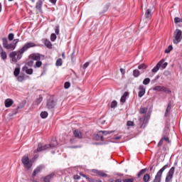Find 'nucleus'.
<instances>
[{"label":"nucleus","mask_w":182,"mask_h":182,"mask_svg":"<svg viewBox=\"0 0 182 182\" xmlns=\"http://www.w3.org/2000/svg\"><path fill=\"white\" fill-rule=\"evenodd\" d=\"M36 44L33 42H29L26 43L18 51H17V60H21L22 59V56L28 49H31V48H35Z\"/></svg>","instance_id":"1"},{"label":"nucleus","mask_w":182,"mask_h":182,"mask_svg":"<svg viewBox=\"0 0 182 182\" xmlns=\"http://www.w3.org/2000/svg\"><path fill=\"white\" fill-rule=\"evenodd\" d=\"M182 40V31L180 29H176L173 33V42L175 45H177L181 42Z\"/></svg>","instance_id":"2"},{"label":"nucleus","mask_w":182,"mask_h":182,"mask_svg":"<svg viewBox=\"0 0 182 182\" xmlns=\"http://www.w3.org/2000/svg\"><path fill=\"white\" fill-rule=\"evenodd\" d=\"M2 42H3V47L4 48V49H7L9 50H14V49L16 48V46H14V44L8 43V38H3Z\"/></svg>","instance_id":"3"},{"label":"nucleus","mask_w":182,"mask_h":182,"mask_svg":"<svg viewBox=\"0 0 182 182\" xmlns=\"http://www.w3.org/2000/svg\"><path fill=\"white\" fill-rule=\"evenodd\" d=\"M21 161L26 168H31L32 167V164L31 163V160H29V157L28 156H24L22 157Z\"/></svg>","instance_id":"4"},{"label":"nucleus","mask_w":182,"mask_h":182,"mask_svg":"<svg viewBox=\"0 0 182 182\" xmlns=\"http://www.w3.org/2000/svg\"><path fill=\"white\" fill-rule=\"evenodd\" d=\"M174 171H176V168L174 166L171 167L168 172V174L166 177V182H171L173 180V176H174Z\"/></svg>","instance_id":"5"},{"label":"nucleus","mask_w":182,"mask_h":182,"mask_svg":"<svg viewBox=\"0 0 182 182\" xmlns=\"http://www.w3.org/2000/svg\"><path fill=\"white\" fill-rule=\"evenodd\" d=\"M50 147H55L53 144H46L42 146V144H38V148L36 150L34 151V153H38V151H43V150H46Z\"/></svg>","instance_id":"6"},{"label":"nucleus","mask_w":182,"mask_h":182,"mask_svg":"<svg viewBox=\"0 0 182 182\" xmlns=\"http://www.w3.org/2000/svg\"><path fill=\"white\" fill-rule=\"evenodd\" d=\"M46 106L49 109H55V106H56V101H55L53 99H49L47 101Z\"/></svg>","instance_id":"7"},{"label":"nucleus","mask_w":182,"mask_h":182,"mask_svg":"<svg viewBox=\"0 0 182 182\" xmlns=\"http://www.w3.org/2000/svg\"><path fill=\"white\" fill-rule=\"evenodd\" d=\"M139 121L140 129H144V127H146V124H147V120L146 119V117H144V118H139Z\"/></svg>","instance_id":"8"},{"label":"nucleus","mask_w":182,"mask_h":182,"mask_svg":"<svg viewBox=\"0 0 182 182\" xmlns=\"http://www.w3.org/2000/svg\"><path fill=\"white\" fill-rule=\"evenodd\" d=\"M73 135L75 139H83V134L79 129H75L73 131Z\"/></svg>","instance_id":"9"},{"label":"nucleus","mask_w":182,"mask_h":182,"mask_svg":"<svg viewBox=\"0 0 182 182\" xmlns=\"http://www.w3.org/2000/svg\"><path fill=\"white\" fill-rule=\"evenodd\" d=\"M139 97H143V96H144V95L146 94V88L143 85H139Z\"/></svg>","instance_id":"10"},{"label":"nucleus","mask_w":182,"mask_h":182,"mask_svg":"<svg viewBox=\"0 0 182 182\" xmlns=\"http://www.w3.org/2000/svg\"><path fill=\"white\" fill-rule=\"evenodd\" d=\"M0 56L2 60H6V58H8L6 52L4 50V48H2V46H1V44H0Z\"/></svg>","instance_id":"11"},{"label":"nucleus","mask_w":182,"mask_h":182,"mask_svg":"<svg viewBox=\"0 0 182 182\" xmlns=\"http://www.w3.org/2000/svg\"><path fill=\"white\" fill-rule=\"evenodd\" d=\"M55 177V173H51L44 177H43V182H50V180Z\"/></svg>","instance_id":"12"},{"label":"nucleus","mask_w":182,"mask_h":182,"mask_svg":"<svg viewBox=\"0 0 182 182\" xmlns=\"http://www.w3.org/2000/svg\"><path fill=\"white\" fill-rule=\"evenodd\" d=\"M153 90H155L156 92H167L168 89L163 86H156L153 88Z\"/></svg>","instance_id":"13"},{"label":"nucleus","mask_w":182,"mask_h":182,"mask_svg":"<svg viewBox=\"0 0 182 182\" xmlns=\"http://www.w3.org/2000/svg\"><path fill=\"white\" fill-rule=\"evenodd\" d=\"M30 59H32V60H36V62L38 60H41V55L39 54H35V53H33L31 55H30L29 56Z\"/></svg>","instance_id":"14"},{"label":"nucleus","mask_w":182,"mask_h":182,"mask_svg":"<svg viewBox=\"0 0 182 182\" xmlns=\"http://www.w3.org/2000/svg\"><path fill=\"white\" fill-rule=\"evenodd\" d=\"M43 166L41 165L39 166H38L33 172V177H35V176H36L38 173H41V171H42V170H43Z\"/></svg>","instance_id":"15"},{"label":"nucleus","mask_w":182,"mask_h":182,"mask_svg":"<svg viewBox=\"0 0 182 182\" xmlns=\"http://www.w3.org/2000/svg\"><path fill=\"white\" fill-rule=\"evenodd\" d=\"M43 42L46 48H48V49H52V43L48 38H44Z\"/></svg>","instance_id":"16"},{"label":"nucleus","mask_w":182,"mask_h":182,"mask_svg":"<svg viewBox=\"0 0 182 182\" xmlns=\"http://www.w3.org/2000/svg\"><path fill=\"white\" fill-rule=\"evenodd\" d=\"M158 63H160L159 68H161V69H166L167 65H168V63H165L164 59L161 60Z\"/></svg>","instance_id":"17"},{"label":"nucleus","mask_w":182,"mask_h":182,"mask_svg":"<svg viewBox=\"0 0 182 182\" xmlns=\"http://www.w3.org/2000/svg\"><path fill=\"white\" fill-rule=\"evenodd\" d=\"M23 70L27 73V75H32L33 73V69L28 68L27 66L23 68Z\"/></svg>","instance_id":"18"},{"label":"nucleus","mask_w":182,"mask_h":182,"mask_svg":"<svg viewBox=\"0 0 182 182\" xmlns=\"http://www.w3.org/2000/svg\"><path fill=\"white\" fill-rule=\"evenodd\" d=\"M14 105V100L11 99H7L5 100V107H11Z\"/></svg>","instance_id":"19"},{"label":"nucleus","mask_w":182,"mask_h":182,"mask_svg":"<svg viewBox=\"0 0 182 182\" xmlns=\"http://www.w3.org/2000/svg\"><path fill=\"white\" fill-rule=\"evenodd\" d=\"M146 19H150L151 18V9H148L145 13Z\"/></svg>","instance_id":"20"},{"label":"nucleus","mask_w":182,"mask_h":182,"mask_svg":"<svg viewBox=\"0 0 182 182\" xmlns=\"http://www.w3.org/2000/svg\"><path fill=\"white\" fill-rule=\"evenodd\" d=\"M127 96H129V93L127 92H125L120 99L121 103L126 102V97H127Z\"/></svg>","instance_id":"21"},{"label":"nucleus","mask_w":182,"mask_h":182,"mask_svg":"<svg viewBox=\"0 0 182 182\" xmlns=\"http://www.w3.org/2000/svg\"><path fill=\"white\" fill-rule=\"evenodd\" d=\"M160 63H157L156 65L151 70L152 73H157L159 70H160Z\"/></svg>","instance_id":"22"},{"label":"nucleus","mask_w":182,"mask_h":182,"mask_svg":"<svg viewBox=\"0 0 182 182\" xmlns=\"http://www.w3.org/2000/svg\"><path fill=\"white\" fill-rule=\"evenodd\" d=\"M43 4V1L42 0H38V1L36 3V9H38V11H41L42 9V5Z\"/></svg>","instance_id":"23"},{"label":"nucleus","mask_w":182,"mask_h":182,"mask_svg":"<svg viewBox=\"0 0 182 182\" xmlns=\"http://www.w3.org/2000/svg\"><path fill=\"white\" fill-rule=\"evenodd\" d=\"M170 110H171V103H168V106L166 107V112H165V117H167V116H168V113H170Z\"/></svg>","instance_id":"24"},{"label":"nucleus","mask_w":182,"mask_h":182,"mask_svg":"<svg viewBox=\"0 0 182 182\" xmlns=\"http://www.w3.org/2000/svg\"><path fill=\"white\" fill-rule=\"evenodd\" d=\"M140 75H141L140 70H139L138 69H135L133 70L134 77H139V76H140Z\"/></svg>","instance_id":"25"},{"label":"nucleus","mask_w":182,"mask_h":182,"mask_svg":"<svg viewBox=\"0 0 182 182\" xmlns=\"http://www.w3.org/2000/svg\"><path fill=\"white\" fill-rule=\"evenodd\" d=\"M144 182H149L150 181V174L146 173L143 177Z\"/></svg>","instance_id":"26"},{"label":"nucleus","mask_w":182,"mask_h":182,"mask_svg":"<svg viewBox=\"0 0 182 182\" xmlns=\"http://www.w3.org/2000/svg\"><path fill=\"white\" fill-rule=\"evenodd\" d=\"M138 69L139 70H146V69H147V65H146V64L142 63L139 65H138Z\"/></svg>","instance_id":"27"},{"label":"nucleus","mask_w":182,"mask_h":182,"mask_svg":"<svg viewBox=\"0 0 182 182\" xmlns=\"http://www.w3.org/2000/svg\"><path fill=\"white\" fill-rule=\"evenodd\" d=\"M99 133H102L104 136H107V134L114 133V131H100Z\"/></svg>","instance_id":"28"},{"label":"nucleus","mask_w":182,"mask_h":182,"mask_svg":"<svg viewBox=\"0 0 182 182\" xmlns=\"http://www.w3.org/2000/svg\"><path fill=\"white\" fill-rule=\"evenodd\" d=\"M63 64V60H62V58H58L56 60L55 66H62Z\"/></svg>","instance_id":"29"},{"label":"nucleus","mask_w":182,"mask_h":182,"mask_svg":"<svg viewBox=\"0 0 182 182\" xmlns=\"http://www.w3.org/2000/svg\"><path fill=\"white\" fill-rule=\"evenodd\" d=\"M148 108L147 107H141L139 109L140 114H144V113H147Z\"/></svg>","instance_id":"30"},{"label":"nucleus","mask_w":182,"mask_h":182,"mask_svg":"<svg viewBox=\"0 0 182 182\" xmlns=\"http://www.w3.org/2000/svg\"><path fill=\"white\" fill-rule=\"evenodd\" d=\"M111 109H114V107H117V102L116 100H114L111 102L110 105Z\"/></svg>","instance_id":"31"},{"label":"nucleus","mask_w":182,"mask_h":182,"mask_svg":"<svg viewBox=\"0 0 182 182\" xmlns=\"http://www.w3.org/2000/svg\"><path fill=\"white\" fill-rule=\"evenodd\" d=\"M41 117L42 119H46V117H48V112H46V111L42 112L41 113Z\"/></svg>","instance_id":"32"},{"label":"nucleus","mask_w":182,"mask_h":182,"mask_svg":"<svg viewBox=\"0 0 182 182\" xmlns=\"http://www.w3.org/2000/svg\"><path fill=\"white\" fill-rule=\"evenodd\" d=\"M146 171H147V168L141 170L137 175L138 177H141V176H143V174H144V173H146Z\"/></svg>","instance_id":"33"},{"label":"nucleus","mask_w":182,"mask_h":182,"mask_svg":"<svg viewBox=\"0 0 182 182\" xmlns=\"http://www.w3.org/2000/svg\"><path fill=\"white\" fill-rule=\"evenodd\" d=\"M19 73H21V69H19V68H16V69L14 70V76H18V75H19Z\"/></svg>","instance_id":"34"},{"label":"nucleus","mask_w":182,"mask_h":182,"mask_svg":"<svg viewBox=\"0 0 182 182\" xmlns=\"http://www.w3.org/2000/svg\"><path fill=\"white\" fill-rule=\"evenodd\" d=\"M41 66H42V62L41 60H38L36 63V65H34V68H41Z\"/></svg>","instance_id":"35"},{"label":"nucleus","mask_w":182,"mask_h":182,"mask_svg":"<svg viewBox=\"0 0 182 182\" xmlns=\"http://www.w3.org/2000/svg\"><path fill=\"white\" fill-rule=\"evenodd\" d=\"M16 55H18L17 51H13L9 54L10 58H16Z\"/></svg>","instance_id":"36"},{"label":"nucleus","mask_w":182,"mask_h":182,"mask_svg":"<svg viewBox=\"0 0 182 182\" xmlns=\"http://www.w3.org/2000/svg\"><path fill=\"white\" fill-rule=\"evenodd\" d=\"M173 50V46H168V48L165 50V53H170Z\"/></svg>","instance_id":"37"},{"label":"nucleus","mask_w":182,"mask_h":182,"mask_svg":"<svg viewBox=\"0 0 182 182\" xmlns=\"http://www.w3.org/2000/svg\"><path fill=\"white\" fill-rule=\"evenodd\" d=\"M56 35L55 33H52L50 35V41L51 42H55L56 41Z\"/></svg>","instance_id":"38"},{"label":"nucleus","mask_w":182,"mask_h":182,"mask_svg":"<svg viewBox=\"0 0 182 182\" xmlns=\"http://www.w3.org/2000/svg\"><path fill=\"white\" fill-rule=\"evenodd\" d=\"M25 66H27V67L29 66L30 68H31V66H33V61L31 60L30 61L26 63Z\"/></svg>","instance_id":"39"},{"label":"nucleus","mask_w":182,"mask_h":182,"mask_svg":"<svg viewBox=\"0 0 182 182\" xmlns=\"http://www.w3.org/2000/svg\"><path fill=\"white\" fill-rule=\"evenodd\" d=\"M14 35L13 33H10L8 36L9 41H14Z\"/></svg>","instance_id":"40"},{"label":"nucleus","mask_w":182,"mask_h":182,"mask_svg":"<svg viewBox=\"0 0 182 182\" xmlns=\"http://www.w3.org/2000/svg\"><path fill=\"white\" fill-rule=\"evenodd\" d=\"M123 182H134V178H125L122 180Z\"/></svg>","instance_id":"41"},{"label":"nucleus","mask_w":182,"mask_h":182,"mask_svg":"<svg viewBox=\"0 0 182 182\" xmlns=\"http://www.w3.org/2000/svg\"><path fill=\"white\" fill-rule=\"evenodd\" d=\"M150 83V78L147 77L143 80V85H149Z\"/></svg>","instance_id":"42"},{"label":"nucleus","mask_w":182,"mask_h":182,"mask_svg":"<svg viewBox=\"0 0 182 182\" xmlns=\"http://www.w3.org/2000/svg\"><path fill=\"white\" fill-rule=\"evenodd\" d=\"M175 23H180V22H182V18H180L178 17H176L174 18Z\"/></svg>","instance_id":"43"},{"label":"nucleus","mask_w":182,"mask_h":182,"mask_svg":"<svg viewBox=\"0 0 182 182\" xmlns=\"http://www.w3.org/2000/svg\"><path fill=\"white\" fill-rule=\"evenodd\" d=\"M55 32L56 35H59L60 30L59 29V26H55Z\"/></svg>","instance_id":"44"},{"label":"nucleus","mask_w":182,"mask_h":182,"mask_svg":"<svg viewBox=\"0 0 182 182\" xmlns=\"http://www.w3.org/2000/svg\"><path fill=\"white\" fill-rule=\"evenodd\" d=\"M64 87H65V89H69V87H70V82H65Z\"/></svg>","instance_id":"45"},{"label":"nucleus","mask_w":182,"mask_h":182,"mask_svg":"<svg viewBox=\"0 0 182 182\" xmlns=\"http://www.w3.org/2000/svg\"><path fill=\"white\" fill-rule=\"evenodd\" d=\"M94 138L95 140H100V133L99 132L98 134H95Z\"/></svg>","instance_id":"46"},{"label":"nucleus","mask_w":182,"mask_h":182,"mask_svg":"<svg viewBox=\"0 0 182 182\" xmlns=\"http://www.w3.org/2000/svg\"><path fill=\"white\" fill-rule=\"evenodd\" d=\"M98 176H100L101 177H106L107 175L102 171H99Z\"/></svg>","instance_id":"47"},{"label":"nucleus","mask_w":182,"mask_h":182,"mask_svg":"<svg viewBox=\"0 0 182 182\" xmlns=\"http://www.w3.org/2000/svg\"><path fill=\"white\" fill-rule=\"evenodd\" d=\"M127 126H134V122L132 121H128L127 122Z\"/></svg>","instance_id":"48"},{"label":"nucleus","mask_w":182,"mask_h":182,"mask_svg":"<svg viewBox=\"0 0 182 182\" xmlns=\"http://www.w3.org/2000/svg\"><path fill=\"white\" fill-rule=\"evenodd\" d=\"M90 64V63L89 62L85 63L82 66L83 69H86L87 68H88Z\"/></svg>","instance_id":"49"},{"label":"nucleus","mask_w":182,"mask_h":182,"mask_svg":"<svg viewBox=\"0 0 182 182\" xmlns=\"http://www.w3.org/2000/svg\"><path fill=\"white\" fill-rule=\"evenodd\" d=\"M11 60L14 63H16V62H18V58H16V57H11Z\"/></svg>","instance_id":"50"},{"label":"nucleus","mask_w":182,"mask_h":182,"mask_svg":"<svg viewBox=\"0 0 182 182\" xmlns=\"http://www.w3.org/2000/svg\"><path fill=\"white\" fill-rule=\"evenodd\" d=\"M19 42V38H16L14 40V46L16 47V45H18V43Z\"/></svg>","instance_id":"51"},{"label":"nucleus","mask_w":182,"mask_h":182,"mask_svg":"<svg viewBox=\"0 0 182 182\" xmlns=\"http://www.w3.org/2000/svg\"><path fill=\"white\" fill-rule=\"evenodd\" d=\"M164 141H166V143H170V139L167 136H164L162 138Z\"/></svg>","instance_id":"52"},{"label":"nucleus","mask_w":182,"mask_h":182,"mask_svg":"<svg viewBox=\"0 0 182 182\" xmlns=\"http://www.w3.org/2000/svg\"><path fill=\"white\" fill-rule=\"evenodd\" d=\"M88 182H99V181L94 179V178H89V179L87 180Z\"/></svg>","instance_id":"53"},{"label":"nucleus","mask_w":182,"mask_h":182,"mask_svg":"<svg viewBox=\"0 0 182 182\" xmlns=\"http://www.w3.org/2000/svg\"><path fill=\"white\" fill-rule=\"evenodd\" d=\"M74 180H80V176L79 175H74L73 176Z\"/></svg>","instance_id":"54"},{"label":"nucleus","mask_w":182,"mask_h":182,"mask_svg":"<svg viewBox=\"0 0 182 182\" xmlns=\"http://www.w3.org/2000/svg\"><path fill=\"white\" fill-rule=\"evenodd\" d=\"M80 176H81V177H84V178H85L86 180H89V178H90L85 174H83L82 173H80Z\"/></svg>","instance_id":"55"},{"label":"nucleus","mask_w":182,"mask_h":182,"mask_svg":"<svg viewBox=\"0 0 182 182\" xmlns=\"http://www.w3.org/2000/svg\"><path fill=\"white\" fill-rule=\"evenodd\" d=\"M163 139L161 138V139L159 141V142L158 143V147H160L161 146H163Z\"/></svg>","instance_id":"56"},{"label":"nucleus","mask_w":182,"mask_h":182,"mask_svg":"<svg viewBox=\"0 0 182 182\" xmlns=\"http://www.w3.org/2000/svg\"><path fill=\"white\" fill-rule=\"evenodd\" d=\"M120 72H121L122 75H124L126 73V70H124L123 68H120Z\"/></svg>","instance_id":"57"},{"label":"nucleus","mask_w":182,"mask_h":182,"mask_svg":"<svg viewBox=\"0 0 182 182\" xmlns=\"http://www.w3.org/2000/svg\"><path fill=\"white\" fill-rule=\"evenodd\" d=\"M58 0H49V2H50L51 4H53V5H55V4H56V1Z\"/></svg>","instance_id":"58"},{"label":"nucleus","mask_w":182,"mask_h":182,"mask_svg":"<svg viewBox=\"0 0 182 182\" xmlns=\"http://www.w3.org/2000/svg\"><path fill=\"white\" fill-rule=\"evenodd\" d=\"M100 140H101V141H105V138L103 137V135H100Z\"/></svg>","instance_id":"59"},{"label":"nucleus","mask_w":182,"mask_h":182,"mask_svg":"<svg viewBox=\"0 0 182 182\" xmlns=\"http://www.w3.org/2000/svg\"><path fill=\"white\" fill-rule=\"evenodd\" d=\"M23 106H18L17 107V110H19V109H23Z\"/></svg>","instance_id":"60"},{"label":"nucleus","mask_w":182,"mask_h":182,"mask_svg":"<svg viewBox=\"0 0 182 182\" xmlns=\"http://www.w3.org/2000/svg\"><path fill=\"white\" fill-rule=\"evenodd\" d=\"M120 139H122V136L115 137V140H120Z\"/></svg>","instance_id":"61"},{"label":"nucleus","mask_w":182,"mask_h":182,"mask_svg":"<svg viewBox=\"0 0 182 182\" xmlns=\"http://www.w3.org/2000/svg\"><path fill=\"white\" fill-rule=\"evenodd\" d=\"M62 58H63V59H65V53H62Z\"/></svg>","instance_id":"62"},{"label":"nucleus","mask_w":182,"mask_h":182,"mask_svg":"<svg viewBox=\"0 0 182 182\" xmlns=\"http://www.w3.org/2000/svg\"><path fill=\"white\" fill-rule=\"evenodd\" d=\"M115 182H122V179H117L115 180Z\"/></svg>","instance_id":"63"},{"label":"nucleus","mask_w":182,"mask_h":182,"mask_svg":"<svg viewBox=\"0 0 182 182\" xmlns=\"http://www.w3.org/2000/svg\"><path fill=\"white\" fill-rule=\"evenodd\" d=\"M42 100H43L42 97H40V98L38 99L39 103H40L41 102H42Z\"/></svg>","instance_id":"64"}]
</instances>
